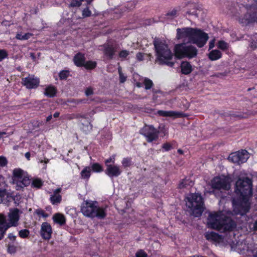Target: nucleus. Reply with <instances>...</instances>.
<instances>
[{
	"instance_id": "680f3d73",
	"label": "nucleus",
	"mask_w": 257,
	"mask_h": 257,
	"mask_svg": "<svg viewBox=\"0 0 257 257\" xmlns=\"http://www.w3.org/2000/svg\"><path fill=\"white\" fill-rule=\"evenodd\" d=\"M52 118V116L51 115H49L46 119L47 121H50Z\"/></svg>"
},
{
	"instance_id": "f704fd0d",
	"label": "nucleus",
	"mask_w": 257,
	"mask_h": 257,
	"mask_svg": "<svg viewBox=\"0 0 257 257\" xmlns=\"http://www.w3.org/2000/svg\"><path fill=\"white\" fill-rule=\"evenodd\" d=\"M69 75V72L67 70H63L59 73V77L61 79H66Z\"/></svg>"
},
{
	"instance_id": "5701e85b",
	"label": "nucleus",
	"mask_w": 257,
	"mask_h": 257,
	"mask_svg": "<svg viewBox=\"0 0 257 257\" xmlns=\"http://www.w3.org/2000/svg\"><path fill=\"white\" fill-rule=\"evenodd\" d=\"M181 71L182 74L188 75L193 70V67L191 64L187 61H183L180 65Z\"/></svg>"
},
{
	"instance_id": "1a4fd4ad",
	"label": "nucleus",
	"mask_w": 257,
	"mask_h": 257,
	"mask_svg": "<svg viewBox=\"0 0 257 257\" xmlns=\"http://www.w3.org/2000/svg\"><path fill=\"white\" fill-rule=\"evenodd\" d=\"M232 181L231 176L221 175L213 178L211 181L210 185L214 189L228 190L230 188Z\"/></svg>"
},
{
	"instance_id": "774afa93",
	"label": "nucleus",
	"mask_w": 257,
	"mask_h": 257,
	"mask_svg": "<svg viewBox=\"0 0 257 257\" xmlns=\"http://www.w3.org/2000/svg\"><path fill=\"white\" fill-rule=\"evenodd\" d=\"M88 3H90L91 2H92L93 0H85Z\"/></svg>"
},
{
	"instance_id": "864d4df0",
	"label": "nucleus",
	"mask_w": 257,
	"mask_h": 257,
	"mask_svg": "<svg viewBox=\"0 0 257 257\" xmlns=\"http://www.w3.org/2000/svg\"><path fill=\"white\" fill-rule=\"evenodd\" d=\"M137 58L138 60L139 61H141L143 60V55L141 53H139L137 54Z\"/></svg>"
},
{
	"instance_id": "4be33fe9",
	"label": "nucleus",
	"mask_w": 257,
	"mask_h": 257,
	"mask_svg": "<svg viewBox=\"0 0 257 257\" xmlns=\"http://www.w3.org/2000/svg\"><path fill=\"white\" fill-rule=\"evenodd\" d=\"M94 215H93V218L97 217L100 219L104 218L106 215V207L103 206H96Z\"/></svg>"
},
{
	"instance_id": "338daca9",
	"label": "nucleus",
	"mask_w": 257,
	"mask_h": 257,
	"mask_svg": "<svg viewBox=\"0 0 257 257\" xmlns=\"http://www.w3.org/2000/svg\"><path fill=\"white\" fill-rule=\"evenodd\" d=\"M178 152H179L180 154H182V153H183L182 151V150H178Z\"/></svg>"
},
{
	"instance_id": "0e129e2a",
	"label": "nucleus",
	"mask_w": 257,
	"mask_h": 257,
	"mask_svg": "<svg viewBox=\"0 0 257 257\" xmlns=\"http://www.w3.org/2000/svg\"><path fill=\"white\" fill-rule=\"evenodd\" d=\"M6 133L4 132H0V139L2 138V136L6 135Z\"/></svg>"
},
{
	"instance_id": "de8ad7c7",
	"label": "nucleus",
	"mask_w": 257,
	"mask_h": 257,
	"mask_svg": "<svg viewBox=\"0 0 257 257\" xmlns=\"http://www.w3.org/2000/svg\"><path fill=\"white\" fill-rule=\"evenodd\" d=\"M7 164V161L6 158L0 157V167H4Z\"/></svg>"
},
{
	"instance_id": "79ce46f5",
	"label": "nucleus",
	"mask_w": 257,
	"mask_h": 257,
	"mask_svg": "<svg viewBox=\"0 0 257 257\" xmlns=\"http://www.w3.org/2000/svg\"><path fill=\"white\" fill-rule=\"evenodd\" d=\"M91 12L88 8H86V9H84L82 12V16L84 17H89L91 15Z\"/></svg>"
},
{
	"instance_id": "ea45409f",
	"label": "nucleus",
	"mask_w": 257,
	"mask_h": 257,
	"mask_svg": "<svg viewBox=\"0 0 257 257\" xmlns=\"http://www.w3.org/2000/svg\"><path fill=\"white\" fill-rule=\"evenodd\" d=\"M121 163L124 167H127L131 165V160L128 158H124Z\"/></svg>"
},
{
	"instance_id": "c9c22d12",
	"label": "nucleus",
	"mask_w": 257,
	"mask_h": 257,
	"mask_svg": "<svg viewBox=\"0 0 257 257\" xmlns=\"http://www.w3.org/2000/svg\"><path fill=\"white\" fill-rule=\"evenodd\" d=\"M19 234L22 238H26L28 236L29 234V231L27 229L21 230L19 231Z\"/></svg>"
},
{
	"instance_id": "7c9ffc66",
	"label": "nucleus",
	"mask_w": 257,
	"mask_h": 257,
	"mask_svg": "<svg viewBox=\"0 0 257 257\" xmlns=\"http://www.w3.org/2000/svg\"><path fill=\"white\" fill-rule=\"evenodd\" d=\"M91 171L93 172L99 173L103 171V168L101 165L98 163H94L91 166Z\"/></svg>"
},
{
	"instance_id": "9d476101",
	"label": "nucleus",
	"mask_w": 257,
	"mask_h": 257,
	"mask_svg": "<svg viewBox=\"0 0 257 257\" xmlns=\"http://www.w3.org/2000/svg\"><path fill=\"white\" fill-rule=\"evenodd\" d=\"M115 157V155H112L105 161L106 166L105 173L110 178L118 177L122 173L120 167L114 164Z\"/></svg>"
},
{
	"instance_id": "13d9d810",
	"label": "nucleus",
	"mask_w": 257,
	"mask_h": 257,
	"mask_svg": "<svg viewBox=\"0 0 257 257\" xmlns=\"http://www.w3.org/2000/svg\"><path fill=\"white\" fill-rule=\"evenodd\" d=\"M39 162L40 163H44L45 164H46L47 163H48L49 160L48 159H45V160H44V161L42 160H39Z\"/></svg>"
},
{
	"instance_id": "473e14b6",
	"label": "nucleus",
	"mask_w": 257,
	"mask_h": 257,
	"mask_svg": "<svg viewBox=\"0 0 257 257\" xmlns=\"http://www.w3.org/2000/svg\"><path fill=\"white\" fill-rule=\"evenodd\" d=\"M43 181L39 178L34 179L32 181V186L34 187L39 188L43 185Z\"/></svg>"
},
{
	"instance_id": "c03bdc74",
	"label": "nucleus",
	"mask_w": 257,
	"mask_h": 257,
	"mask_svg": "<svg viewBox=\"0 0 257 257\" xmlns=\"http://www.w3.org/2000/svg\"><path fill=\"white\" fill-rule=\"evenodd\" d=\"M83 1V0H72L70 5L71 7L79 6L81 1Z\"/></svg>"
},
{
	"instance_id": "412c9836",
	"label": "nucleus",
	"mask_w": 257,
	"mask_h": 257,
	"mask_svg": "<svg viewBox=\"0 0 257 257\" xmlns=\"http://www.w3.org/2000/svg\"><path fill=\"white\" fill-rule=\"evenodd\" d=\"M61 191V188L56 189L50 196V201L53 205H57L60 203L62 197L60 194Z\"/></svg>"
},
{
	"instance_id": "f257e3e1",
	"label": "nucleus",
	"mask_w": 257,
	"mask_h": 257,
	"mask_svg": "<svg viewBox=\"0 0 257 257\" xmlns=\"http://www.w3.org/2000/svg\"><path fill=\"white\" fill-rule=\"evenodd\" d=\"M235 193L237 196L232 200L233 212L234 214L242 215L250 208L252 196L251 179L246 175H240L235 183Z\"/></svg>"
},
{
	"instance_id": "5fc2aeb1",
	"label": "nucleus",
	"mask_w": 257,
	"mask_h": 257,
	"mask_svg": "<svg viewBox=\"0 0 257 257\" xmlns=\"http://www.w3.org/2000/svg\"><path fill=\"white\" fill-rule=\"evenodd\" d=\"M177 11L176 10H173L169 13H168V15H170L171 16H175L177 15Z\"/></svg>"
},
{
	"instance_id": "a19ab883",
	"label": "nucleus",
	"mask_w": 257,
	"mask_h": 257,
	"mask_svg": "<svg viewBox=\"0 0 257 257\" xmlns=\"http://www.w3.org/2000/svg\"><path fill=\"white\" fill-rule=\"evenodd\" d=\"M8 241L9 243V242H10L11 244H15L16 237H15V236L12 235V234H10L8 237Z\"/></svg>"
},
{
	"instance_id": "dca6fc26",
	"label": "nucleus",
	"mask_w": 257,
	"mask_h": 257,
	"mask_svg": "<svg viewBox=\"0 0 257 257\" xmlns=\"http://www.w3.org/2000/svg\"><path fill=\"white\" fill-rule=\"evenodd\" d=\"M205 237L207 240L218 244H226L224 242V239L221 235L213 231H208L205 233Z\"/></svg>"
},
{
	"instance_id": "4c0bfd02",
	"label": "nucleus",
	"mask_w": 257,
	"mask_h": 257,
	"mask_svg": "<svg viewBox=\"0 0 257 257\" xmlns=\"http://www.w3.org/2000/svg\"><path fill=\"white\" fill-rule=\"evenodd\" d=\"M8 250L10 253H14L16 250L15 244H11V243L9 242V243H8Z\"/></svg>"
},
{
	"instance_id": "58836bf2",
	"label": "nucleus",
	"mask_w": 257,
	"mask_h": 257,
	"mask_svg": "<svg viewBox=\"0 0 257 257\" xmlns=\"http://www.w3.org/2000/svg\"><path fill=\"white\" fill-rule=\"evenodd\" d=\"M118 72L119 75L120 82L121 83H123L126 80V77L123 74H122L120 68H119L118 69Z\"/></svg>"
},
{
	"instance_id": "6ab92c4d",
	"label": "nucleus",
	"mask_w": 257,
	"mask_h": 257,
	"mask_svg": "<svg viewBox=\"0 0 257 257\" xmlns=\"http://www.w3.org/2000/svg\"><path fill=\"white\" fill-rule=\"evenodd\" d=\"M159 116H163V117H169L172 118L173 119H175L176 118L181 117L183 116V114L180 112L176 111H166V110H158L157 113Z\"/></svg>"
},
{
	"instance_id": "aec40b11",
	"label": "nucleus",
	"mask_w": 257,
	"mask_h": 257,
	"mask_svg": "<svg viewBox=\"0 0 257 257\" xmlns=\"http://www.w3.org/2000/svg\"><path fill=\"white\" fill-rule=\"evenodd\" d=\"M231 249L237 251L240 253H243L248 250V246L244 241H238L235 244H230Z\"/></svg>"
},
{
	"instance_id": "6e6552de",
	"label": "nucleus",
	"mask_w": 257,
	"mask_h": 257,
	"mask_svg": "<svg viewBox=\"0 0 257 257\" xmlns=\"http://www.w3.org/2000/svg\"><path fill=\"white\" fill-rule=\"evenodd\" d=\"M254 3L253 6L247 5L245 7L246 11L243 17L238 19V22L244 25L255 22L257 20V0H252Z\"/></svg>"
},
{
	"instance_id": "052dcab7",
	"label": "nucleus",
	"mask_w": 257,
	"mask_h": 257,
	"mask_svg": "<svg viewBox=\"0 0 257 257\" xmlns=\"http://www.w3.org/2000/svg\"><path fill=\"white\" fill-rule=\"evenodd\" d=\"M60 115V113L59 112H56L54 114V117H58Z\"/></svg>"
},
{
	"instance_id": "69168bd1",
	"label": "nucleus",
	"mask_w": 257,
	"mask_h": 257,
	"mask_svg": "<svg viewBox=\"0 0 257 257\" xmlns=\"http://www.w3.org/2000/svg\"><path fill=\"white\" fill-rule=\"evenodd\" d=\"M76 117L77 118H80L81 117H82V116L81 115H80V114H78V115H76Z\"/></svg>"
},
{
	"instance_id": "a211bd4d",
	"label": "nucleus",
	"mask_w": 257,
	"mask_h": 257,
	"mask_svg": "<svg viewBox=\"0 0 257 257\" xmlns=\"http://www.w3.org/2000/svg\"><path fill=\"white\" fill-rule=\"evenodd\" d=\"M40 233L44 239H50L52 233V229L51 225L48 222H43L41 225Z\"/></svg>"
},
{
	"instance_id": "a18cd8bd",
	"label": "nucleus",
	"mask_w": 257,
	"mask_h": 257,
	"mask_svg": "<svg viewBox=\"0 0 257 257\" xmlns=\"http://www.w3.org/2000/svg\"><path fill=\"white\" fill-rule=\"evenodd\" d=\"M8 54L5 50H0V61L7 57Z\"/></svg>"
},
{
	"instance_id": "09e8293b",
	"label": "nucleus",
	"mask_w": 257,
	"mask_h": 257,
	"mask_svg": "<svg viewBox=\"0 0 257 257\" xmlns=\"http://www.w3.org/2000/svg\"><path fill=\"white\" fill-rule=\"evenodd\" d=\"M215 39L214 38L209 42V49H211L215 46Z\"/></svg>"
},
{
	"instance_id": "7ed1b4c3",
	"label": "nucleus",
	"mask_w": 257,
	"mask_h": 257,
	"mask_svg": "<svg viewBox=\"0 0 257 257\" xmlns=\"http://www.w3.org/2000/svg\"><path fill=\"white\" fill-rule=\"evenodd\" d=\"M230 214L225 210L210 213L207 219L208 227L221 231L231 230L235 224L229 218Z\"/></svg>"
},
{
	"instance_id": "f3484780",
	"label": "nucleus",
	"mask_w": 257,
	"mask_h": 257,
	"mask_svg": "<svg viewBox=\"0 0 257 257\" xmlns=\"http://www.w3.org/2000/svg\"><path fill=\"white\" fill-rule=\"evenodd\" d=\"M22 83L27 88H35L39 85V80L33 75H29L23 79Z\"/></svg>"
},
{
	"instance_id": "39448f33",
	"label": "nucleus",
	"mask_w": 257,
	"mask_h": 257,
	"mask_svg": "<svg viewBox=\"0 0 257 257\" xmlns=\"http://www.w3.org/2000/svg\"><path fill=\"white\" fill-rule=\"evenodd\" d=\"M186 206L192 210L195 217L200 216L203 212L204 207L202 198L198 193L190 194L186 197Z\"/></svg>"
},
{
	"instance_id": "8fccbe9b",
	"label": "nucleus",
	"mask_w": 257,
	"mask_h": 257,
	"mask_svg": "<svg viewBox=\"0 0 257 257\" xmlns=\"http://www.w3.org/2000/svg\"><path fill=\"white\" fill-rule=\"evenodd\" d=\"M93 90L91 88H88L85 90V94L87 96H89L92 94Z\"/></svg>"
},
{
	"instance_id": "6e6d98bb",
	"label": "nucleus",
	"mask_w": 257,
	"mask_h": 257,
	"mask_svg": "<svg viewBox=\"0 0 257 257\" xmlns=\"http://www.w3.org/2000/svg\"><path fill=\"white\" fill-rule=\"evenodd\" d=\"M13 177L12 178V183L13 184L15 183V178L16 177V170H14L13 171Z\"/></svg>"
},
{
	"instance_id": "f03ea898",
	"label": "nucleus",
	"mask_w": 257,
	"mask_h": 257,
	"mask_svg": "<svg viewBox=\"0 0 257 257\" xmlns=\"http://www.w3.org/2000/svg\"><path fill=\"white\" fill-rule=\"evenodd\" d=\"M176 38L184 43H190L197 47H203L208 40L209 37L203 31L190 27L177 29Z\"/></svg>"
},
{
	"instance_id": "393cba45",
	"label": "nucleus",
	"mask_w": 257,
	"mask_h": 257,
	"mask_svg": "<svg viewBox=\"0 0 257 257\" xmlns=\"http://www.w3.org/2000/svg\"><path fill=\"white\" fill-rule=\"evenodd\" d=\"M84 62L85 57L84 54L78 53L74 57V62L77 66H82L84 65Z\"/></svg>"
},
{
	"instance_id": "2f4dec72",
	"label": "nucleus",
	"mask_w": 257,
	"mask_h": 257,
	"mask_svg": "<svg viewBox=\"0 0 257 257\" xmlns=\"http://www.w3.org/2000/svg\"><path fill=\"white\" fill-rule=\"evenodd\" d=\"M84 67L87 69H91L94 68L96 66V63L95 61H89L84 63L83 65Z\"/></svg>"
},
{
	"instance_id": "c756f323",
	"label": "nucleus",
	"mask_w": 257,
	"mask_h": 257,
	"mask_svg": "<svg viewBox=\"0 0 257 257\" xmlns=\"http://www.w3.org/2000/svg\"><path fill=\"white\" fill-rule=\"evenodd\" d=\"M114 53V48L112 46H107L105 49V55L111 58Z\"/></svg>"
},
{
	"instance_id": "49530a36",
	"label": "nucleus",
	"mask_w": 257,
	"mask_h": 257,
	"mask_svg": "<svg viewBox=\"0 0 257 257\" xmlns=\"http://www.w3.org/2000/svg\"><path fill=\"white\" fill-rule=\"evenodd\" d=\"M128 51L126 50H122L119 53V56L120 58H126L128 55Z\"/></svg>"
},
{
	"instance_id": "9b49d317",
	"label": "nucleus",
	"mask_w": 257,
	"mask_h": 257,
	"mask_svg": "<svg viewBox=\"0 0 257 257\" xmlns=\"http://www.w3.org/2000/svg\"><path fill=\"white\" fill-rule=\"evenodd\" d=\"M249 157V154L246 150H241L231 153L228 157V160L239 165L245 162Z\"/></svg>"
},
{
	"instance_id": "e2e57ef3",
	"label": "nucleus",
	"mask_w": 257,
	"mask_h": 257,
	"mask_svg": "<svg viewBox=\"0 0 257 257\" xmlns=\"http://www.w3.org/2000/svg\"><path fill=\"white\" fill-rule=\"evenodd\" d=\"M250 47H251L253 49H255L256 47V44L254 43V44H253L252 45L251 44L250 45Z\"/></svg>"
},
{
	"instance_id": "0eeeda50",
	"label": "nucleus",
	"mask_w": 257,
	"mask_h": 257,
	"mask_svg": "<svg viewBox=\"0 0 257 257\" xmlns=\"http://www.w3.org/2000/svg\"><path fill=\"white\" fill-rule=\"evenodd\" d=\"M6 219L3 214H0V239L2 238L5 231L12 226H15L16 222V208L11 209Z\"/></svg>"
},
{
	"instance_id": "603ef678",
	"label": "nucleus",
	"mask_w": 257,
	"mask_h": 257,
	"mask_svg": "<svg viewBox=\"0 0 257 257\" xmlns=\"http://www.w3.org/2000/svg\"><path fill=\"white\" fill-rule=\"evenodd\" d=\"M171 148V145L169 144H165L163 146V148L166 151L169 150Z\"/></svg>"
},
{
	"instance_id": "bf43d9fd",
	"label": "nucleus",
	"mask_w": 257,
	"mask_h": 257,
	"mask_svg": "<svg viewBox=\"0 0 257 257\" xmlns=\"http://www.w3.org/2000/svg\"><path fill=\"white\" fill-rule=\"evenodd\" d=\"M253 229L254 230L257 231V220L254 223Z\"/></svg>"
},
{
	"instance_id": "2eb2a0df",
	"label": "nucleus",
	"mask_w": 257,
	"mask_h": 257,
	"mask_svg": "<svg viewBox=\"0 0 257 257\" xmlns=\"http://www.w3.org/2000/svg\"><path fill=\"white\" fill-rule=\"evenodd\" d=\"M141 133L144 135L148 142L156 140L158 137V131L152 125H146L141 130Z\"/></svg>"
},
{
	"instance_id": "3c124183",
	"label": "nucleus",
	"mask_w": 257,
	"mask_h": 257,
	"mask_svg": "<svg viewBox=\"0 0 257 257\" xmlns=\"http://www.w3.org/2000/svg\"><path fill=\"white\" fill-rule=\"evenodd\" d=\"M188 181V180H183L181 183H180L179 184V188H182L185 187L186 186V184H187Z\"/></svg>"
},
{
	"instance_id": "e433bc0d",
	"label": "nucleus",
	"mask_w": 257,
	"mask_h": 257,
	"mask_svg": "<svg viewBox=\"0 0 257 257\" xmlns=\"http://www.w3.org/2000/svg\"><path fill=\"white\" fill-rule=\"evenodd\" d=\"M144 85L145 86V88L147 89H149L151 88L153 85V82L152 80L149 79L148 78H145L144 81Z\"/></svg>"
},
{
	"instance_id": "cd10ccee",
	"label": "nucleus",
	"mask_w": 257,
	"mask_h": 257,
	"mask_svg": "<svg viewBox=\"0 0 257 257\" xmlns=\"http://www.w3.org/2000/svg\"><path fill=\"white\" fill-rule=\"evenodd\" d=\"M53 219L55 222L61 225L64 224L65 222L64 216L60 213L55 214L53 217Z\"/></svg>"
},
{
	"instance_id": "b1692460",
	"label": "nucleus",
	"mask_w": 257,
	"mask_h": 257,
	"mask_svg": "<svg viewBox=\"0 0 257 257\" xmlns=\"http://www.w3.org/2000/svg\"><path fill=\"white\" fill-rule=\"evenodd\" d=\"M208 56L210 60L215 61L221 58L222 53L218 50H212L209 53Z\"/></svg>"
},
{
	"instance_id": "c85d7f7f",
	"label": "nucleus",
	"mask_w": 257,
	"mask_h": 257,
	"mask_svg": "<svg viewBox=\"0 0 257 257\" xmlns=\"http://www.w3.org/2000/svg\"><path fill=\"white\" fill-rule=\"evenodd\" d=\"M217 47L218 49L225 51L229 47V45L226 42L223 40H220L217 43Z\"/></svg>"
},
{
	"instance_id": "a878e982",
	"label": "nucleus",
	"mask_w": 257,
	"mask_h": 257,
	"mask_svg": "<svg viewBox=\"0 0 257 257\" xmlns=\"http://www.w3.org/2000/svg\"><path fill=\"white\" fill-rule=\"evenodd\" d=\"M57 92L56 88L53 86H48L45 90L44 94L48 97H54Z\"/></svg>"
},
{
	"instance_id": "4d7b16f0",
	"label": "nucleus",
	"mask_w": 257,
	"mask_h": 257,
	"mask_svg": "<svg viewBox=\"0 0 257 257\" xmlns=\"http://www.w3.org/2000/svg\"><path fill=\"white\" fill-rule=\"evenodd\" d=\"M30 153L29 152H27L25 154V157L28 160H30Z\"/></svg>"
},
{
	"instance_id": "ddd939ff",
	"label": "nucleus",
	"mask_w": 257,
	"mask_h": 257,
	"mask_svg": "<svg viewBox=\"0 0 257 257\" xmlns=\"http://www.w3.org/2000/svg\"><path fill=\"white\" fill-rule=\"evenodd\" d=\"M30 183V177L27 172L21 169H17V189L26 187Z\"/></svg>"
},
{
	"instance_id": "37998d69",
	"label": "nucleus",
	"mask_w": 257,
	"mask_h": 257,
	"mask_svg": "<svg viewBox=\"0 0 257 257\" xmlns=\"http://www.w3.org/2000/svg\"><path fill=\"white\" fill-rule=\"evenodd\" d=\"M136 257H147V253L142 250L138 251L136 254Z\"/></svg>"
},
{
	"instance_id": "f8f14e48",
	"label": "nucleus",
	"mask_w": 257,
	"mask_h": 257,
	"mask_svg": "<svg viewBox=\"0 0 257 257\" xmlns=\"http://www.w3.org/2000/svg\"><path fill=\"white\" fill-rule=\"evenodd\" d=\"M97 203L91 200H85L82 204L81 211L87 217L93 218Z\"/></svg>"
},
{
	"instance_id": "72a5a7b5",
	"label": "nucleus",
	"mask_w": 257,
	"mask_h": 257,
	"mask_svg": "<svg viewBox=\"0 0 257 257\" xmlns=\"http://www.w3.org/2000/svg\"><path fill=\"white\" fill-rule=\"evenodd\" d=\"M31 36L32 34L29 33H26L23 35L22 34H17V39L20 40H27L29 39Z\"/></svg>"
},
{
	"instance_id": "20e7f679",
	"label": "nucleus",
	"mask_w": 257,
	"mask_h": 257,
	"mask_svg": "<svg viewBox=\"0 0 257 257\" xmlns=\"http://www.w3.org/2000/svg\"><path fill=\"white\" fill-rule=\"evenodd\" d=\"M157 58L156 61L159 64H166L170 67H172L174 63L171 61L173 57L168 46L163 42H155Z\"/></svg>"
},
{
	"instance_id": "423d86ee",
	"label": "nucleus",
	"mask_w": 257,
	"mask_h": 257,
	"mask_svg": "<svg viewBox=\"0 0 257 257\" xmlns=\"http://www.w3.org/2000/svg\"><path fill=\"white\" fill-rule=\"evenodd\" d=\"M174 51V55L178 59H191L196 57L197 54V50L195 47L191 45L185 46L183 44H176Z\"/></svg>"
},
{
	"instance_id": "bb28decb",
	"label": "nucleus",
	"mask_w": 257,
	"mask_h": 257,
	"mask_svg": "<svg viewBox=\"0 0 257 257\" xmlns=\"http://www.w3.org/2000/svg\"><path fill=\"white\" fill-rule=\"evenodd\" d=\"M91 169L90 167H85L81 172V177L83 179L88 180L91 175Z\"/></svg>"
},
{
	"instance_id": "4468645a",
	"label": "nucleus",
	"mask_w": 257,
	"mask_h": 257,
	"mask_svg": "<svg viewBox=\"0 0 257 257\" xmlns=\"http://www.w3.org/2000/svg\"><path fill=\"white\" fill-rule=\"evenodd\" d=\"M141 133L144 135L148 142L156 140L158 137V131L152 125H146L141 130Z\"/></svg>"
}]
</instances>
